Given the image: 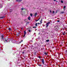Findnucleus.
I'll list each match as a JSON object with an SVG mask.
<instances>
[{"label": "nucleus", "mask_w": 67, "mask_h": 67, "mask_svg": "<svg viewBox=\"0 0 67 67\" xmlns=\"http://www.w3.org/2000/svg\"><path fill=\"white\" fill-rule=\"evenodd\" d=\"M22 30H23V29H22V28H21Z\"/></svg>", "instance_id": "72a5a7b5"}, {"label": "nucleus", "mask_w": 67, "mask_h": 67, "mask_svg": "<svg viewBox=\"0 0 67 67\" xmlns=\"http://www.w3.org/2000/svg\"><path fill=\"white\" fill-rule=\"evenodd\" d=\"M49 40H46V42H49Z\"/></svg>", "instance_id": "f3484780"}, {"label": "nucleus", "mask_w": 67, "mask_h": 67, "mask_svg": "<svg viewBox=\"0 0 67 67\" xmlns=\"http://www.w3.org/2000/svg\"><path fill=\"white\" fill-rule=\"evenodd\" d=\"M48 57L49 56H48Z\"/></svg>", "instance_id": "e433bc0d"}, {"label": "nucleus", "mask_w": 67, "mask_h": 67, "mask_svg": "<svg viewBox=\"0 0 67 67\" xmlns=\"http://www.w3.org/2000/svg\"><path fill=\"white\" fill-rule=\"evenodd\" d=\"M62 34L63 35H65V32H64Z\"/></svg>", "instance_id": "4468645a"}, {"label": "nucleus", "mask_w": 67, "mask_h": 67, "mask_svg": "<svg viewBox=\"0 0 67 67\" xmlns=\"http://www.w3.org/2000/svg\"><path fill=\"white\" fill-rule=\"evenodd\" d=\"M21 9L22 10H23V8H21Z\"/></svg>", "instance_id": "bb28decb"}, {"label": "nucleus", "mask_w": 67, "mask_h": 67, "mask_svg": "<svg viewBox=\"0 0 67 67\" xmlns=\"http://www.w3.org/2000/svg\"><path fill=\"white\" fill-rule=\"evenodd\" d=\"M10 10H11L12 11V10H10Z\"/></svg>", "instance_id": "2f4dec72"}, {"label": "nucleus", "mask_w": 67, "mask_h": 67, "mask_svg": "<svg viewBox=\"0 0 67 67\" xmlns=\"http://www.w3.org/2000/svg\"><path fill=\"white\" fill-rule=\"evenodd\" d=\"M8 30L9 31H11V30L12 31V30L11 28H10L9 27L8 28Z\"/></svg>", "instance_id": "423d86ee"}, {"label": "nucleus", "mask_w": 67, "mask_h": 67, "mask_svg": "<svg viewBox=\"0 0 67 67\" xmlns=\"http://www.w3.org/2000/svg\"><path fill=\"white\" fill-rule=\"evenodd\" d=\"M28 31L29 32H31V30H29Z\"/></svg>", "instance_id": "4be33fe9"}, {"label": "nucleus", "mask_w": 67, "mask_h": 67, "mask_svg": "<svg viewBox=\"0 0 67 67\" xmlns=\"http://www.w3.org/2000/svg\"><path fill=\"white\" fill-rule=\"evenodd\" d=\"M38 65L39 66H42V65L41 64H39Z\"/></svg>", "instance_id": "aec40b11"}, {"label": "nucleus", "mask_w": 67, "mask_h": 67, "mask_svg": "<svg viewBox=\"0 0 67 67\" xmlns=\"http://www.w3.org/2000/svg\"><path fill=\"white\" fill-rule=\"evenodd\" d=\"M17 2H21L22 1V0H17Z\"/></svg>", "instance_id": "9b49d317"}, {"label": "nucleus", "mask_w": 67, "mask_h": 67, "mask_svg": "<svg viewBox=\"0 0 67 67\" xmlns=\"http://www.w3.org/2000/svg\"><path fill=\"white\" fill-rule=\"evenodd\" d=\"M57 22H59V20H58L57 21Z\"/></svg>", "instance_id": "cd10ccee"}, {"label": "nucleus", "mask_w": 67, "mask_h": 67, "mask_svg": "<svg viewBox=\"0 0 67 67\" xmlns=\"http://www.w3.org/2000/svg\"><path fill=\"white\" fill-rule=\"evenodd\" d=\"M44 54L45 55H47V54H48V52H47V53L45 52L44 53Z\"/></svg>", "instance_id": "9d476101"}, {"label": "nucleus", "mask_w": 67, "mask_h": 67, "mask_svg": "<svg viewBox=\"0 0 67 67\" xmlns=\"http://www.w3.org/2000/svg\"><path fill=\"white\" fill-rule=\"evenodd\" d=\"M61 2L62 3H63V1H61Z\"/></svg>", "instance_id": "6ab92c4d"}, {"label": "nucleus", "mask_w": 67, "mask_h": 67, "mask_svg": "<svg viewBox=\"0 0 67 67\" xmlns=\"http://www.w3.org/2000/svg\"><path fill=\"white\" fill-rule=\"evenodd\" d=\"M56 0H54V1L55 2Z\"/></svg>", "instance_id": "c756f323"}, {"label": "nucleus", "mask_w": 67, "mask_h": 67, "mask_svg": "<svg viewBox=\"0 0 67 67\" xmlns=\"http://www.w3.org/2000/svg\"><path fill=\"white\" fill-rule=\"evenodd\" d=\"M1 37L2 38V40H3V38H4V36L3 35L1 36Z\"/></svg>", "instance_id": "6e6552de"}, {"label": "nucleus", "mask_w": 67, "mask_h": 67, "mask_svg": "<svg viewBox=\"0 0 67 67\" xmlns=\"http://www.w3.org/2000/svg\"><path fill=\"white\" fill-rule=\"evenodd\" d=\"M23 54H24V52H23Z\"/></svg>", "instance_id": "7c9ffc66"}, {"label": "nucleus", "mask_w": 67, "mask_h": 67, "mask_svg": "<svg viewBox=\"0 0 67 67\" xmlns=\"http://www.w3.org/2000/svg\"><path fill=\"white\" fill-rule=\"evenodd\" d=\"M66 52L67 53V51H66Z\"/></svg>", "instance_id": "4c0bfd02"}, {"label": "nucleus", "mask_w": 67, "mask_h": 67, "mask_svg": "<svg viewBox=\"0 0 67 67\" xmlns=\"http://www.w3.org/2000/svg\"><path fill=\"white\" fill-rule=\"evenodd\" d=\"M64 13V12H61V13Z\"/></svg>", "instance_id": "a878e982"}, {"label": "nucleus", "mask_w": 67, "mask_h": 67, "mask_svg": "<svg viewBox=\"0 0 67 67\" xmlns=\"http://www.w3.org/2000/svg\"><path fill=\"white\" fill-rule=\"evenodd\" d=\"M14 31L15 32H17V28H15L14 29Z\"/></svg>", "instance_id": "1a4fd4ad"}, {"label": "nucleus", "mask_w": 67, "mask_h": 67, "mask_svg": "<svg viewBox=\"0 0 67 67\" xmlns=\"http://www.w3.org/2000/svg\"><path fill=\"white\" fill-rule=\"evenodd\" d=\"M36 15H37V13H35V16H36Z\"/></svg>", "instance_id": "f8f14e48"}, {"label": "nucleus", "mask_w": 67, "mask_h": 67, "mask_svg": "<svg viewBox=\"0 0 67 67\" xmlns=\"http://www.w3.org/2000/svg\"><path fill=\"white\" fill-rule=\"evenodd\" d=\"M40 18H39L38 19V20H36V22H37V21H38V20H40Z\"/></svg>", "instance_id": "2eb2a0df"}, {"label": "nucleus", "mask_w": 67, "mask_h": 67, "mask_svg": "<svg viewBox=\"0 0 67 67\" xmlns=\"http://www.w3.org/2000/svg\"><path fill=\"white\" fill-rule=\"evenodd\" d=\"M24 35L23 36V37H25V35H26V31H24Z\"/></svg>", "instance_id": "39448f33"}, {"label": "nucleus", "mask_w": 67, "mask_h": 67, "mask_svg": "<svg viewBox=\"0 0 67 67\" xmlns=\"http://www.w3.org/2000/svg\"><path fill=\"white\" fill-rule=\"evenodd\" d=\"M16 1H17V0H16Z\"/></svg>", "instance_id": "ea45409f"}, {"label": "nucleus", "mask_w": 67, "mask_h": 67, "mask_svg": "<svg viewBox=\"0 0 67 67\" xmlns=\"http://www.w3.org/2000/svg\"><path fill=\"white\" fill-rule=\"evenodd\" d=\"M50 22H48V23H47L46 24V27H47L48 26V25H49V24H50Z\"/></svg>", "instance_id": "f257e3e1"}, {"label": "nucleus", "mask_w": 67, "mask_h": 67, "mask_svg": "<svg viewBox=\"0 0 67 67\" xmlns=\"http://www.w3.org/2000/svg\"><path fill=\"white\" fill-rule=\"evenodd\" d=\"M30 16H32V14H30Z\"/></svg>", "instance_id": "5701e85b"}, {"label": "nucleus", "mask_w": 67, "mask_h": 67, "mask_svg": "<svg viewBox=\"0 0 67 67\" xmlns=\"http://www.w3.org/2000/svg\"><path fill=\"white\" fill-rule=\"evenodd\" d=\"M38 57V58H41V57L40 56Z\"/></svg>", "instance_id": "393cba45"}, {"label": "nucleus", "mask_w": 67, "mask_h": 67, "mask_svg": "<svg viewBox=\"0 0 67 67\" xmlns=\"http://www.w3.org/2000/svg\"><path fill=\"white\" fill-rule=\"evenodd\" d=\"M5 15L2 17H0V19H4V18H5Z\"/></svg>", "instance_id": "f03ea898"}, {"label": "nucleus", "mask_w": 67, "mask_h": 67, "mask_svg": "<svg viewBox=\"0 0 67 67\" xmlns=\"http://www.w3.org/2000/svg\"><path fill=\"white\" fill-rule=\"evenodd\" d=\"M52 12H53V14H54V13H55V12L54 11H53Z\"/></svg>", "instance_id": "412c9836"}, {"label": "nucleus", "mask_w": 67, "mask_h": 67, "mask_svg": "<svg viewBox=\"0 0 67 67\" xmlns=\"http://www.w3.org/2000/svg\"><path fill=\"white\" fill-rule=\"evenodd\" d=\"M21 42H20V43H21Z\"/></svg>", "instance_id": "a19ab883"}, {"label": "nucleus", "mask_w": 67, "mask_h": 67, "mask_svg": "<svg viewBox=\"0 0 67 67\" xmlns=\"http://www.w3.org/2000/svg\"><path fill=\"white\" fill-rule=\"evenodd\" d=\"M65 8H66V6H64V7H63L64 9H65Z\"/></svg>", "instance_id": "a211bd4d"}, {"label": "nucleus", "mask_w": 67, "mask_h": 67, "mask_svg": "<svg viewBox=\"0 0 67 67\" xmlns=\"http://www.w3.org/2000/svg\"><path fill=\"white\" fill-rule=\"evenodd\" d=\"M35 25H36V26H37V23H36L35 24Z\"/></svg>", "instance_id": "dca6fc26"}, {"label": "nucleus", "mask_w": 67, "mask_h": 67, "mask_svg": "<svg viewBox=\"0 0 67 67\" xmlns=\"http://www.w3.org/2000/svg\"><path fill=\"white\" fill-rule=\"evenodd\" d=\"M36 27H34H34H33V28H36Z\"/></svg>", "instance_id": "b1692460"}, {"label": "nucleus", "mask_w": 67, "mask_h": 67, "mask_svg": "<svg viewBox=\"0 0 67 67\" xmlns=\"http://www.w3.org/2000/svg\"><path fill=\"white\" fill-rule=\"evenodd\" d=\"M3 7V5L2 4H0V9L1 8H2Z\"/></svg>", "instance_id": "20e7f679"}, {"label": "nucleus", "mask_w": 67, "mask_h": 67, "mask_svg": "<svg viewBox=\"0 0 67 67\" xmlns=\"http://www.w3.org/2000/svg\"><path fill=\"white\" fill-rule=\"evenodd\" d=\"M38 24H39V23H38Z\"/></svg>", "instance_id": "58836bf2"}, {"label": "nucleus", "mask_w": 67, "mask_h": 67, "mask_svg": "<svg viewBox=\"0 0 67 67\" xmlns=\"http://www.w3.org/2000/svg\"><path fill=\"white\" fill-rule=\"evenodd\" d=\"M27 19H28V20H30V16H29V18H27Z\"/></svg>", "instance_id": "ddd939ff"}, {"label": "nucleus", "mask_w": 67, "mask_h": 67, "mask_svg": "<svg viewBox=\"0 0 67 67\" xmlns=\"http://www.w3.org/2000/svg\"><path fill=\"white\" fill-rule=\"evenodd\" d=\"M17 36L16 35V36Z\"/></svg>", "instance_id": "c9c22d12"}, {"label": "nucleus", "mask_w": 67, "mask_h": 67, "mask_svg": "<svg viewBox=\"0 0 67 67\" xmlns=\"http://www.w3.org/2000/svg\"><path fill=\"white\" fill-rule=\"evenodd\" d=\"M8 38H6V39L5 40V41L6 42H7V41H8Z\"/></svg>", "instance_id": "0eeeda50"}, {"label": "nucleus", "mask_w": 67, "mask_h": 67, "mask_svg": "<svg viewBox=\"0 0 67 67\" xmlns=\"http://www.w3.org/2000/svg\"><path fill=\"white\" fill-rule=\"evenodd\" d=\"M50 12H51V13H52V11L50 10Z\"/></svg>", "instance_id": "c85d7f7f"}, {"label": "nucleus", "mask_w": 67, "mask_h": 67, "mask_svg": "<svg viewBox=\"0 0 67 67\" xmlns=\"http://www.w3.org/2000/svg\"><path fill=\"white\" fill-rule=\"evenodd\" d=\"M42 62L43 65L44 64V59H42Z\"/></svg>", "instance_id": "7ed1b4c3"}, {"label": "nucleus", "mask_w": 67, "mask_h": 67, "mask_svg": "<svg viewBox=\"0 0 67 67\" xmlns=\"http://www.w3.org/2000/svg\"><path fill=\"white\" fill-rule=\"evenodd\" d=\"M42 20H41L40 21V22H42Z\"/></svg>", "instance_id": "473e14b6"}, {"label": "nucleus", "mask_w": 67, "mask_h": 67, "mask_svg": "<svg viewBox=\"0 0 67 67\" xmlns=\"http://www.w3.org/2000/svg\"><path fill=\"white\" fill-rule=\"evenodd\" d=\"M21 42H23V40H21Z\"/></svg>", "instance_id": "f704fd0d"}]
</instances>
